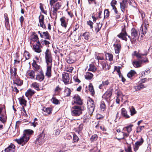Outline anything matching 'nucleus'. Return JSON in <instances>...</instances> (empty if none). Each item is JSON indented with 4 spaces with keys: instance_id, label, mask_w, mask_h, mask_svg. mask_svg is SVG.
Instances as JSON below:
<instances>
[{
    "instance_id": "obj_29",
    "label": "nucleus",
    "mask_w": 152,
    "mask_h": 152,
    "mask_svg": "<svg viewBox=\"0 0 152 152\" xmlns=\"http://www.w3.org/2000/svg\"><path fill=\"white\" fill-rule=\"evenodd\" d=\"M93 75L89 72H87L85 75V77L87 80H91L93 78Z\"/></svg>"
},
{
    "instance_id": "obj_22",
    "label": "nucleus",
    "mask_w": 152,
    "mask_h": 152,
    "mask_svg": "<svg viewBox=\"0 0 152 152\" xmlns=\"http://www.w3.org/2000/svg\"><path fill=\"white\" fill-rule=\"evenodd\" d=\"M147 53L146 52L145 53H137L136 51H134L133 52L132 55L133 56H136L138 58H141L142 56L147 55Z\"/></svg>"
},
{
    "instance_id": "obj_44",
    "label": "nucleus",
    "mask_w": 152,
    "mask_h": 152,
    "mask_svg": "<svg viewBox=\"0 0 152 152\" xmlns=\"http://www.w3.org/2000/svg\"><path fill=\"white\" fill-rule=\"evenodd\" d=\"M52 102L55 104H57L59 103V101L55 97H53L51 99Z\"/></svg>"
},
{
    "instance_id": "obj_54",
    "label": "nucleus",
    "mask_w": 152,
    "mask_h": 152,
    "mask_svg": "<svg viewBox=\"0 0 152 152\" xmlns=\"http://www.w3.org/2000/svg\"><path fill=\"white\" fill-rule=\"evenodd\" d=\"M39 5V8L41 10V12L44 14H46L47 11H45L44 10L43 8V4L42 3H40Z\"/></svg>"
},
{
    "instance_id": "obj_47",
    "label": "nucleus",
    "mask_w": 152,
    "mask_h": 152,
    "mask_svg": "<svg viewBox=\"0 0 152 152\" xmlns=\"http://www.w3.org/2000/svg\"><path fill=\"white\" fill-rule=\"evenodd\" d=\"M73 68L72 66H68L65 68V71L69 72H72L73 69Z\"/></svg>"
},
{
    "instance_id": "obj_3",
    "label": "nucleus",
    "mask_w": 152,
    "mask_h": 152,
    "mask_svg": "<svg viewBox=\"0 0 152 152\" xmlns=\"http://www.w3.org/2000/svg\"><path fill=\"white\" fill-rule=\"evenodd\" d=\"M45 58L47 65H52V57L50 52L48 49H47L45 52Z\"/></svg>"
},
{
    "instance_id": "obj_7",
    "label": "nucleus",
    "mask_w": 152,
    "mask_h": 152,
    "mask_svg": "<svg viewBox=\"0 0 152 152\" xmlns=\"http://www.w3.org/2000/svg\"><path fill=\"white\" fill-rule=\"evenodd\" d=\"M148 62V60L147 57H145L144 60H140V61H135L132 62V64L136 68L140 67L141 64L143 63H145Z\"/></svg>"
},
{
    "instance_id": "obj_31",
    "label": "nucleus",
    "mask_w": 152,
    "mask_h": 152,
    "mask_svg": "<svg viewBox=\"0 0 152 152\" xmlns=\"http://www.w3.org/2000/svg\"><path fill=\"white\" fill-rule=\"evenodd\" d=\"M146 87V86L142 84H140L139 85L134 86V88L136 91L140 90L141 89L144 88Z\"/></svg>"
},
{
    "instance_id": "obj_56",
    "label": "nucleus",
    "mask_w": 152,
    "mask_h": 152,
    "mask_svg": "<svg viewBox=\"0 0 152 152\" xmlns=\"http://www.w3.org/2000/svg\"><path fill=\"white\" fill-rule=\"evenodd\" d=\"M66 61L67 63L69 64H71L73 63L74 62V61L72 58L69 57L67 58Z\"/></svg>"
},
{
    "instance_id": "obj_60",
    "label": "nucleus",
    "mask_w": 152,
    "mask_h": 152,
    "mask_svg": "<svg viewBox=\"0 0 152 152\" xmlns=\"http://www.w3.org/2000/svg\"><path fill=\"white\" fill-rule=\"evenodd\" d=\"M121 134L122 135V136L121 137L120 139H124L125 137H127L129 135L128 133H126L124 132H121Z\"/></svg>"
},
{
    "instance_id": "obj_32",
    "label": "nucleus",
    "mask_w": 152,
    "mask_h": 152,
    "mask_svg": "<svg viewBox=\"0 0 152 152\" xmlns=\"http://www.w3.org/2000/svg\"><path fill=\"white\" fill-rule=\"evenodd\" d=\"M111 95L112 94L110 91H107L103 95L102 97L105 99H108L110 97Z\"/></svg>"
},
{
    "instance_id": "obj_63",
    "label": "nucleus",
    "mask_w": 152,
    "mask_h": 152,
    "mask_svg": "<svg viewBox=\"0 0 152 152\" xmlns=\"http://www.w3.org/2000/svg\"><path fill=\"white\" fill-rule=\"evenodd\" d=\"M125 151L126 152H132L131 146L129 145L127 148H125ZM121 152H123V151H121Z\"/></svg>"
},
{
    "instance_id": "obj_28",
    "label": "nucleus",
    "mask_w": 152,
    "mask_h": 152,
    "mask_svg": "<svg viewBox=\"0 0 152 152\" xmlns=\"http://www.w3.org/2000/svg\"><path fill=\"white\" fill-rule=\"evenodd\" d=\"M34 93V90L31 89H28L26 92L25 95L26 96L28 97L29 96H32Z\"/></svg>"
},
{
    "instance_id": "obj_34",
    "label": "nucleus",
    "mask_w": 152,
    "mask_h": 152,
    "mask_svg": "<svg viewBox=\"0 0 152 152\" xmlns=\"http://www.w3.org/2000/svg\"><path fill=\"white\" fill-rule=\"evenodd\" d=\"M102 26V23H97L96 25L95 26V31L97 32H99Z\"/></svg>"
},
{
    "instance_id": "obj_9",
    "label": "nucleus",
    "mask_w": 152,
    "mask_h": 152,
    "mask_svg": "<svg viewBox=\"0 0 152 152\" xmlns=\"http://www.w3.org/2000/svg\"><path fill=\"white\" fill-rule=\"evenodd\" d=\"M143 142V139L141 138L139 141L135 142L134 146V149L135 151H137L138 150L139 147L142 145Z\"/></svg>"
},
{
    "instance_id": "obj_24",
    "label": "nucleus",
    "mask_w": 152,
    "mask_h": 152,
    "mask_svg": "<svg viewBox=\"0 0 152 152\" xmlns=\"http://www.w3.org/2000/svg\"><path fill=\"white\" fill-rule=\"evenodd\" d=\"M0 115V121L2 123H4L6 122L7 119L6 113L2 114Z\"/></svg>"
},
{
    "instance_id": "obj_37",
    "label": "nucleus",
    "mask_w": 152,
    "mask_h": 152,
    "mask_svg": "<svg viewBox=\"0 0 152 152\" xmlns=\"http://www.w3.org/2000/svg\"><path fill=\"white\" fill-rule=\"evenodd\" d=\"M89 91H90L92 95L93 96L94 94V91L93 87L91 83H90L88 86Z\"/></svg>"
},
{
    "instance_id": "obj_1",
    "label": "nucleus",
    "mask_w": 152,
    "mask_h": 152,
    "mask_svg": "<svg viewBox=\"0 0 152 152\" xmlns=\"http://www.w3.org/2000/svg\"><path fill=\"white\" fill-rule=\"evenodd\" d=\"M30 136L27 134H23V136L19 139L15 140L18 144H21L22 145H25L28 140Z\"/></svg>"
},
{
    "instance_id": "obj_46",
    "label": "nucleus",
    "mask_w": 152,
    "mask_h": 152,
    "mask_svg": "<svg viewBox=\"0 0 152 152\" xmlns=\"http://www.w3.org/2000/svg\"><path fill=\"white\" fill-rule=\"evenodd\" d=\"M4 17L5 19V25L6 26H7L9 25V18L7 14H4Z\"/></svg>"
},
{
    "instance_id": "obj_61",
    "label": "nucleus",
    "mask_w": 152,
    "mask_h": 152,
    "mask_svg": "<svg viewBox=\"0 0 152 152\" xmlns=\"http://www.w3.org/2000/svg\"><path fill=\"white\" fill-rule=\"evenodd\" d=\"M37 119L36 118H35L34 119V121L33 122L31 123V126H33L34 127H35L36 126L37 124V122H36L35 121H37Z\"/></svg>"
},
{
    "instance_id": "obj_50",
    "label": "nucleus",
    "mask_w": 152,
    "mask_h": 152,
    "mask_svg": "<svg viewBox=\"0 0 152 152\" xmlns=\"http://www.w3.org/2000/svg\"><path fill=\"white\" fill-rule=\"evenodd\" d=\"M133 126V125L130 124L126 127V130L128 133H130L132 131V127Z\"/></svg>"
},
{
    "instance_id": "obj_14",
    "label": "nucleus",
    "mask_w": 152,
    "mask_h": 152,
    "mask_svg": "<svg viewBox=\"0 0 152 152\" xmlns=\"http://www.w3.org/2000/svg\"><path fill=\"white\" fill-rule=\"evenodd\" d=\"M52 65H47V69L45 72V75L48 77L51 76V68Z\"/></svg>"
},
{
    "instance_id": "obj_49",
    "label": "nucleus",
    "mask_w": 152,
    "mask_h": 152,
    "mask_svg": "<svg viewBox=\"0 0 152 152\" xmlns=\"http://www.w3.org/2000/svg\"><path fill=\"white\" fill-rule=\"evenodd\" d=\"M24 56L25 57L26 60L28 59L30 57V54L26 51H25L24 52Z\"/></svg>"
},
{
    "instance_id": "obj_11",
    "label": "nucleus",
    "mask_w": 152,
    "mask_h": 152,
    "mask_svg": "<svg viewBox=\"0 0 152 152\" xmlns=\"http://www.w3.org/2000/svg\"><path fill=\"white\" fill-rule=\"evenodd\" d=\"M120 8L121 11L124 12L125 10L128 7V3L126 0H123L120 3Z\"/></svg>"
},
{
    "instance_id": "obj_39",
    "label": "nucleus",
    "mask_w": 152,
    "mask_h": 152,
    "mask_svg": "<svg viewBox=\"0 0 152 152\" xmlns=\"http://www.w3.org/2000/svg\"><path fill=\"white\" fill-rule=\"evenodd\" d=\"M96 70L95 66L92 64H90L89 65V68L88 69V70L93 72H95Z\"/></svg>"
},
{
    "instance_id": "obj_16",
    "label": "nucleus",
    "mask_w": 152,
    "mask_h": 152,
    "mask_svg": "<svg viewBox=\"0 0 152 152\" xmlns=\"http://www.w3.org/2000/svg\"><path fill=\"white\" fill-rule=\"evenodd\" d=\"M66 18L65 17H62L60 19L61 23V25L64 28H66L67 26L68 20H66Z\"/></svg>"
},
{
    "instance_id": "obj_59",
    "label": "nucleus",
    "mask_w": 152,
    "mask_h": 152,
    "mask_svg": "<svg viewBox=\"0 0 152 152\" xmlns=\"http://www.w3.org/2000/svg\"><path fill=\"white\" fill-rule=\"evenodd\" d=\"M100 150H98L96 146L94 147L93 149L90 150V152H99Z\"/></svg>"
},
{
    "instance_id": "obj_30",
    "label": "nucleus",
    "mask_w": 152,
    "mask_h": 152,
    "mask_svg": "<svg viewBox=\"0 0 152 152\" xmlns=\"http://www.w3.org/2000/svg\"><path fill=\"white\" fill-rule=\"evenodd\" d=\"M101 64L102 66L103 69H104L105 70H107L110 69V66L108 64H106L105 62H101Z\"/></svg>"
},
{
    "instance_id": "obj_36",
    "label": "nucleus",
    "mask_w": 152,
    "mask_h": 152,
    "mask_svg": "<svg viewBox=\"0 0 152 152\" xmlns=\"http://www.w3.org/2000/svg\"><path fill=\"white\" fill-rule=\"evenodd\" d=\"M31 86L37 91H39L40 90L39 84L37 82L33 83L31 84Z\"/></svg>"
},
{
    "instance_id": "obj_48",
    "label": "nucleus",
    "mask_w": 152,
    "mask_h": 152,
    "mask_svg": "<svg viewBox=\"0 0 152 152\" xmlns=\"http://www.w3.org/2000/svg\"><path fill=\"white\" fill-rule=\"evenodd\" d=\"M107 59L110 61H112L113 59V55L109 53H107L106 55Z\"/></svg>"
},
{
    "instance_id": "obj_20",
    "label": "nucleus",
    "mask_w": 152,
    "mask_h": 152,
    "mask_svg": "<svg viewBox=\"0 0 152 152\" xmlns=\"http://www.w3.org/2000/svg\"><path fill=\"white\" fill-rule=\"evenodd\" d=\"M26 75L27 76H30L31 78H34L35 76V73L34 71L28 70L26 72Z\"/></svg>"
},
{
    "instance_id": "obj_58",
    "label": "nucleus",
    "mask_w": 152,
    "mask_h": 152,
    "mask_svg": "<svg viewBox=\"0 0 152 152\" xmlns=\"http://www.w3.org/2000/svg\"><path fill=\"white\" fill-rule=\"evenodd\" d=\"M83 128V124H81L79 125L78 127L77 128V131L79 133V132L82 130Z\"/></svg>"
},
{
    "instance_id": "obj_57",
    "label": "nucleus",
    "mask_w": 152,
    "mask_h": 152,
    "mask_svg": "<svg viewBox=\"0 0 152 152\" xmlns=\"http://www.w3.org/2000/svg\"><path fill=\"white\" fill-rule=\"evenodd\" d=\"M79 140L78 137L75 134H73V142H77Z\"/></svg>"
},
{
    "instance_id": "obj_42",
    "label": "nucleus",
    "mask_w": 152,
    "mask_h": 152,
    "mask_svg": "<svg viewBox=\"0 0 152 152\" xmlns=\"http://www.w3.org/2000/svg\"><path fill=\"white\" fill-rule=\"evenodd\" d=\"M65 93L66 94V96H69L71 93V90L68 88H65V89L64 90Z\"/></svg>"
},
{
    "instance_id": "obj_41",
    "label": "nucleus",
    "mask_w": 152,
    "mask_h": 152,
    "mask_svg": "<svg viewBox=\"0 0 152 152\" xmlns=\"http://www.w3.org/2000/svg\"><path fill=\"white\" fill-rule=\"evenodd\" d=\"M145 127V126H138L137 127L136 132L137 133H138L141 132V131L143 130Z\"/></svg>"
},
{
    "instance_id": "obj_13",
    "label": "nucleus",
    "mask_w": 152,
    "mask_h": 152,
    "mask_svg": "<svg viewBox=\"0 0 152 152\" xmlns=\"http://www.w3.org/2000/svg\"><path fill=\"white\" fill-rule=\"evenodd\" d=\"M62 79L65 84L68 83L69 80V77L68 73H64L62 74Z\"/></svg>"
},
{
    "instance_id": "obj_17",
    "label": "nucleus",
    "mask_w": 152,
    "mask_h": 152,
    "mask_svg": "<svg viewBox=\"0 0 152 152\" xmlns=\"http://www.w3.org/2000/svg\"><path fill=\"white\" fill-rule=\"evenodd\" d=\"M44 78V76L42 70H40V74L36 75V79L39 81H42Z\"/></svg>"
},
{
    "instance_id": "obj_25",
    "label": "nucleus",
    "mask_w": 152,
    "mask_h": 152,
    "mask_svg": "<svg viewBox=\"0 0 152 152\" xmlns=\"http://www.w3.org/2000/svg\"><path fill=\"white\" fill-rule=\"evenodd\" d=\"M31 40L34 42H37V43L39 45H40V43L39 40V38L37 35L33 34L31 36Z\"/></svg>"
},
{
    "instance_id": "obj_43",
    "label": "nucleus",
    "mask_w": 152,
    "mask_h": 152,
    "mask_svg": "<svg viewBox=\"0 0 152 152\" xmlns=\"http://www.w3.org/2000/svg\"><path fill=\"white\" fill-rule=\"evenodd\" d=\"M44 37L45 39H50V37L48 32L47 31L43 32Z\"/></svg>"
},
{
    "instance_id": "obj_62",
    "label": "nucleus",
    "mask_w": 152,
    "mask_h": 152,
    "mask_svg": "<svg viewBox=\"0 0 152 152\" xmlns=\"http://www.w3.org/2000/svg\"><path fill=\"white\" fill-rule=\"evenodd\" d=\"M100 108L101 110L104 111L105 108V105L104 103H102L100 105Z\"/></svg>"
},
{
    "instance_id": "obj_10",
    "label": "nucleus",
    "mask_w": 152,
    "mask_h": 152,
    "mask_svg": "<svg viewBox=\"0 0 152 152\" xmlns=\"http://www.w3.org/2000/svg\"><path fill=\"white\" fill-rule=\"evenodd\" d=\"M131 38L130 36H128V37L131 39L132 38L133 39H136L138 37V32L134 29L132 28L131 31Z\"/></svg>"
},
{
    "instance_id": "obj_51",
    "label": "nucleus",
    "mask_w": 152,
    "mask_h": 152,
    "mask_svg": "<svg viewBox=\"0 0 152 152\" xmlns=\"http://www.w3.org/2000/svg\"><path fill=\"white\" fill-rule=\"evenodd\" d=\"M110 12L108 9H105L104 11V18H107L109 15Z\"/></svg>"
},
{
    "instance_id": "obj_12",
    "label": "nucleus",
    "mask_w": 152,
    "mask_h": 152,
    "mask_svg": "<svg viewBox=\"0 0 152 152\" xmlns=\"http://www.w3.org/2000/svg\"><path fill=\"white\" fill-rule=\"evenodd\" d=\"M148 25L145 23H143L140 27V30L141 31V34L144 35L146 33L147 31Z\"/></svg>"
},
{
    "instance_id": "obj_40",
    "label": "nucleus",
    "mask_w": 152,
    "mask_h": 152,
    "mask_svg": "<svg viewBox=\"0 0 152 152\" xmlns=\"http://www.w3.org/2000/svg\"><path fill=\"white\" fill-rule=\"evenodd\" d=\"M136 73L134 71L131 70L128 73L127 75V77L129 78H131Z\"/></svg>"
},
{
    "instance_id": "obj_26",
    "label": "nucleus",
    "mask_w": 152,
    "mask_h": 152,
    "mask_svg": "<svg viewBox=\"0 0 152 152\" xmlns=\"http://www.w3.org/2000/svg\"><path fill=\"white\" fill-rule=\"evenodd\" d=\"M32 65L33 69L35 71H38L39 70V72H40V70H42L41 69L40 67L36 64L35 61L34 60L32 63Z\"/></svg>"
},
{
    "instance_id": "obj_35",
    "label": "nucleus",
    "mask_w": 152,
    "mask_h": 152,
    "mask_svg": "<svg viewBox=\"0 0 152 152\" xmlns=\"http://www.w3.org/2000/svg\"><path fill=\"white\" fill-rule=\"evenodd\" d=\"M129 109L130 112V115L131 116H133L137 113L136 111L133 106L129 107Z\"/></svg>"
},
{
    "instance_id": "obj_45",
    "label": "nucleus",
    "mask_w": 152,
    "mask_h": 152,
    "mask_svg": "<svg viewBox=\"0 0 152 152\" xmlns=\"http://www.w3.org/2000/svg\"><path fill=\"white\" fill-rule=\"evenodd\" d=\"M43 110L44 112L48 114H50L52 110V109L49 107L44 108Z\"/></svg>"
},
{
    "instance_id": "obj_21",
    "label": "nucleus",
    "mask_w": 152,
    "mask_h": 152,
    "mask_svg": "<svg viewBox=\"0 0 152 152\" xmlns=\"http://www.w3.org/2000/svg\"><path fill=\"white\" fill-rule=\"evenodd\" d=\"M15 146L13 144L9 145L4 150L5 152H14Z\"/></svg>"
},
{
    "instance_id": "obj_27",
    "label": "nucleus",
    "mask_w": 152,
    "mask_h": 152,
    "mask_svg": "<svg viewBox=\"0 0 152 152\" xmlns=\"http://www.w3.org/2000/svg\"><path fill=\"white\" fill-rule=\"evenodd\" d=\"M121 114L123 116L126 118H129L130 117V116L127 114V111L124 108L122 109Z\"/></svg>"
},
{
    "instance_id": "obj_4",
    "label": "nucleus",
    "mask_w": 152,
    "mask_h": 152,
    "mask_svg": "<svg viewBox=\"0 0 152 152\" xmlns=\"http://www.w3.org/2000/svg\"><path fill=\"white\" fill-rule=\"evenodd\" d=\"M88 111L89 114H92L95 109V104L93 101L91 99L89 100L87 103Z\"/></svg>"
},
{
    "instance_id": "obj_5",
    "label": "nucleus",
    "mask_w": 152,
    "mask_h": 152,
    "mask_svg": "<svg viewBox=\"0 0 152 152\" xmlns=\"http://www.w3.org/2000/svg\"><path fill=\"white\" fill-rule=\"evenodd\" d=\"M45 134L42 132L40 134L37 136V138L35 141V143L36 144H42L45 141Z\"/></svg>"
},
{
    "instance_id": "obj_2",
    "label": "nucleus",
    "mask_w": 152,
    "mask_h": 152,
    "mask_svg": "<svg viewBox=\"0 0 152 152\" xmlns=\"http://www.w3.org/2000/svg\"><path fill=\"white\" fill-rule=\"evenodd\" d=\"M72 114L73 116H78L82 113V110L80 106H75L72 108Z\"/></svg>"
},
{
    "instance_id": "obj_64",
    "label": "nucleus",
    "mask_w": 152,
    "mask_h": 152,
    "mask_svg": "<svg viewBox=\"0 0 152 152\" xmlns=\"http://www.w3.org/2000/svg\"><path fill=\"white\" fill-rule=\"evenodd\" d=\"M20 102L21 104H24L25 105H26V101L23 99H21L20 100Z\"/></svg>"
},
{
    "instance_id": "obj_8",
    "label": "nucleus",
    "mask_w": 152,
    "mask_h": 152,
    "mask_svg": "<svg viewBox=\"0 0 152 152\" xmlns=\"http://www.w3.org/2000/svg\"><path fill=\"white\" fill-rule=\"evenodd\" d=\"M127 36V34L126 31L125 29L124 28H123L122 30V32L119 34L117 36L119 38L126 41L127 39L126 38Z\"/></svg>"
},
{
    "instance_id": "obj_55",
    "label": "nucleus",
    "mask_w": 152,
    "mask_h": 152,
    "mask_svg": "<svg viewBox=\"0 0 152 152\" xmlns=\"http://www.w3.org/2000/svg\"><path fill=\"white\" fill-rule=\"evenodd\" d=\"M97 137H98L97 135L94 134L92 136L90 139L91 141L93 142L96 140L97 139Z\"/></svg>"
},
{
    "instance_id": "obj_18",
    "label": "nucleus",
    "mask_w": 152,
    "mask_h": 152,
    "mask_svg": "<svg viewBox=\"0 0 152 152\" xmlns=\"http://www.w3.org/2000/svg\"><path fill=\"white\" fill-rule=\"evenodd\" d=\"M40 45L35 43L33 45V47L32 46H31L35 52L38 53H40L42 51V50L39 47V45Z\"/></svg>"
},
{
    "instance_id": "obj_6",
    "label": "nucleus",
    "mask_w": 152,
    "mask_h": 152,
    "mask_svg": "<svg viewBox=\"0 0 152 152\" xmlns=\"http://www.w3.org/2000/svg\"><path fill=\"white\" fill-rule=\"evenodd\" d=\"M61 2H57L54 4L52 7H53L52 14L56 16L57 15V11L61 7Z\"/></svg>"
},
{
    "instance_id": "obj_23",
    "label": "nucleus",
    "mask_w": 152,
    "mask_h": 152,
    "mask_svg": "<svg viewBox=\"0 0 152 152\" xmlns=\"http://www.w3.org/2000/svg\"><path fill=\"white\" fill-rule=\"evenodd\" d=\"M113 46L115 49V53L116 54H118L121 48V46L119 44H114Z\"/></svg>"
},
{
    "instance_id": "obj_38",
    "label": "nucleus",
    "mask_w": 152,
    "mask_h": 152,
    "mask_svg": "<svg viewBox=\"0 0 152 152\" xmlns=\"http://www.w3.org/2000/svg\"><path fill=\"white\" fill-rule=\"evenodd\" d=\"M10 74L12 76L15 77L16 74V69L15 68H11L10 69Z\"/></svg>"
},
{
    "instance_id": "obj_52",
    "label": "nucleus",
    "mask_w": 152,
    "mask_h": 152,
    "mask_svg": "<svg viewBox=\"0 0 152 152\" xmlns=\"http://www.w3.org/2000/svg\"><path fill=\"white\" fill-rule=\"evenodd\" d=\"M83 36L85 39L88 40L89 38V33L88 32H85L83 34Z\"/></svg>"
},
{
    "instance_id": "obj_19",
    "label": "nucleus",
    "mask_w": 152,
    "mask_h": 152,
    "mask_svg": "<svg viewBox=\"0 0 152 152\" xmlns=\"http://www.w3.org/2000/svg\"><path fill=\"white\" fill-rule=\"evenodd\" d=\"M44 16L42 15H40L39 17V20L40 26L42 28H45L46 26L44 23Z\"/></svg>"
},
{
    "instance_id": "obj_33",
    "label": "nucleus",
    "mask_w": 152,
    "mask_h": 152,
    "mask_svg": "<svg viewBox=\"0 0 152 152\" xmlns=\"http://www.w3.org/2000/svg\"><path fill=\"white\" fill-rule=\"evenodd\" d=\"M23 82L20 79H16L14 81L13 84L14 85H16L18 86H21L23 84Z\"/></svg>"
},
{
    "instance_id": "obj_53",
    "label": "nucleus",
    "mask_w": 152,
    "mask_h": 152,
    "mask_svg": "<svg viewBox=\"0 0 152 152\" xmlns=\"http://www.w3.org/2000/svg\"><path fill=\"white\" fill-rule=\"evenodd\" d=\"M25 133L24 134H27L28 135L29 134H32L34 132L31 129H27L25 130Z\"/></svg>"
},
{
    "instance_id": "obj_15",
    "label": "nucleus",
    "mask_w": 152,
    "mask_h": 152,
    "mask_svg": "<svg viewBox=\"0 0 152 152\" xmlns=\"http://www.w3.org/2000/svg\"><path fill=\"white\" fill-rule=\"evenodd\" d=\"M74 102L77 104L81 105L82 104V102L80 96L76 95L74 96L73 98Z\"/></svg>"
}]
</instances>
